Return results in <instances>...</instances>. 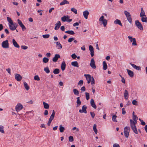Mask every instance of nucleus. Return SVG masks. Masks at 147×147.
Instances as JSON below:
<instances>
[{
	"mask_svg": "<svg viewBox=\"0 0 147 147\" xmlns=\"http://www.w3.org/2000/svg\"><path fill=\"white\" fill-rule=\"evenodd\" d=\"M77 100L76 102L77 103V107H78L80 106L81 104V102L80 100V97H78L77 98Z\"/></svg>",
	"mask_w": 147,
	"mask_h": 147,
	"instance_id": "obj_27",
	"label": "nucleus"
},
{
	"mask_svg": "<svg viewBox=\"0 0 147 147\" xmlns=\"http://www.w3.org/2000/svg\"><path fill=\"white\" fill-rule=\"evenodd\" d=\"M84 76L86 77V80L88 81V83H90L91 81L92 77L89 74H84Z\"/></svg>",
	"mask_w": 147,
	"mask_h": 147,
	"instance_id": "obj_12",
	"label": "nucleus"
},
{
	"mask_svg": "<svg viewBox=\"0 0 147 147\" xmlns=\"http://www.w3.org/2000/svg\"><path fill=\"white\" fill-rule=\"evenodd\" d=\"M66 64L65 61H63L61 64V69L62 71H64L65 68Z\"/></svg>",
	"mask_w": 147,
	"mask_h": 147,
	"instance_id": "obj_24",
	"label": "nucleus"
},
{
	"mask_svg": "<svg viewBox=\"0 0 147 147\" xmlns=\"http://www.w3.org/2000/svg\"><path fill=\"white\" fill-rule=\"evenodd\" d=\"M44 70L47 74H48L50 73V70L48 67H47L44 68Z\"/></svg>",
	"mask_w": 147,
	"mask_h": 147,
	"instance_id": "obj_45",
	"label": "nucleus"
},
{
	"mask_svg": "<svg viewBox=\"0 0 147 147\" xmlns=\"http://www.w3.org/2000/svg\"><path fill=\"white\" fill-rule=\"evenodd\" d=\"M61 20L63 22L66 21V16H64L61 18Z\"/></svg>",
	"mask_w": 147,
	"mask_h": 147,
	"instance_id": "obj_52",
	"label": "nucleus"
},
{
	"mask_svg": "<svg viewBox=\"0 0 147 147\" xmlns=\"http://www.w3.org/2000/svg\"><path fill=\"white\" fill-rule=\"evenodd\" d=\"M124 13L126 16L128 22L130 24H131L132 23V18L130 13L126 11H124Z\"/></svg>",
	"mask_w": 147,
	"mask_h": 147,
	"instance_id": "obj_1",
	"label": "nucleus"
},
{
	"mask_svg": "<svg viewBox=\"0 0 147 147\" xmlns=\"http://www.w3.org/2000/svg\"><path fill=\"white\" fill-rule=\"evenodd\" d=\"M71 57L73 59H75L77 57V56L75 53L72 54L71 55Z\"/></svg>",
	"mask_w": 147,
	"mask_h": 147,
	"instance_id": "obj_58",
	"label": "nucleus"
},
{
	"mask_svg": "<svg viewBox=\"0 0 147 147\" xmlns=\"http://www.w3.org/2000/svg\"><path fill=\"white\" fill-rule=\"evenodd\" d=\"M131 127L133 130V131L136 134H137L138 133V131L136 127V126H132L131 125H130Z\"/></svg>",
	"mask_w": 147,
	"mask_h": 147,
	"instance_id": "obj_22",
	"label": "nucleus"
},
{
	"mask_svg": "<svg viewBox=\"0 0 147 147\" xmlns=\"http://www.w3.org/2000/svg\"><path fill=\"white\" fill-rule=\"evenodd\" d=\"M135 24L136 26L139 29L141 30H143V28L142 25L138 20H136L135 21Z\"/></svg>",
	"mask_w": 147,
	"mask_h": 147,
	"instance_id": "obj_3",
	"label": "nucleus"
},
{
	"mask_svg": "<svg viewBox=\"0 0 147 147\" xmlns=\"http://www.w3.org/2000/svg\"><path fill=\"white\" fill-rule=\"evenodd\" d=\"M93 129L96 134L97 133V130L96 129V124H94L93 126Z\"/></svg>",
	"mask_w": 147,
	"mask_h": 147,
	"instance_id": "obj_38",
	"label": "nucleus"
},
{
	"mask_svg": "<svg viewBox=\"0 0 147 147\" xmlns=\"http://www.w3.org/2000/svg\"><path fill=\"white\" fill-rule=\"evenodd\" d=\"M9 29L12 31L16 30V28L15 26H13V25L9 24Z\"/></svg>",
	"mask_w": 147,
	"mask_h": 147,
	"instance_id": "obj_36",
	"label": "nucleus"
},
{
	"mask_svg": "<svg viewBox=\"0 0 147 147\" xmlns=\"http://www.w3.org/2000/svg\"><path fill=\"white\" fill-rule=\"evenodd\" d=\"M61 23L60 21H58L57 23L55 24V26L54 28V29L55 30H58L60 26H61Z\"/></svg>",
	"mask_w": 147,
	"mask_h": 147,
	"instance_id": "obj_16",
	"label": "nucleus"
},
{
	"mask_svg": "<svg viewBox=\"0 0 147 147\" xmlns=\"http://www.w3.org/2000/svg\"><path fill=\"white\" fill-rule=\"evenodd\" d=\"M60 56L59 54H55L54 57L53 59V61L54 62H56L57 61L58 59L60 58Z\"/></svg>",
	"mask_w": 147,
	"mask_h": 147,
	"instance_id": "obj_14",
	"label": "nucleus"
},
{
	"mask_svg": "<svg viewBox=\"0 0 147 147\" xmlns=\"http://www.w3.org/2000/svg\"><path fill=\"white\" fill-rule=\"evenodd\" d=\"M114 23L116 24H119L121 26H122V24L120 20L117 19L115 20L114 22Z\"/></svg>",
	"mask_w": 147,
	"mask_h": 147,
	"instance_id": "obj_25",
	"label": "nucleus"
},
{
	"mask_svg": "<svg viewBox=\"0 0 147 147\" xmlns=\"http://www.w3.org/2000/svg\"><path fill=\"white\" fill-rule=\"evenodd\" d=\"M73 92L74 94L77 95H78L79 93V91L76 89H73Z\"/></svg>",
	"mask_w": 147,
	"mask_h": 147,
	"instance_id": "obj_43",
	"label": "nucleus"
},
{
	"mask_svg": "<svg viewBox=\"0 0 147 147\" xmlns=\"http://www.w3.org/2000/svg\"><path fill=\"white\" fill-rule=\"evenodd\" d=\"M12 43L14 46L16 48H19L20 46L14 39L12 40Z\"/></svg>",
	"mask_w": 147,
	"mask_h": 147,
	"instance_id": "obj_21",
	"label": "nucleus"
},
{
	"mask_svg": "<svg viewBox=\"0 0 147 147\" xmlns=\"http://www.w3.org/2000/svg\"><path fill=\"white\" fill-rule=\"evenodd\" d=\"M145 15V13L144 11L143 10L142 7L141 8V11L140 13V17H142V16H144Z\"/></svg>",
	"mask_w": 147,
	"mask_h": 147,
	"instance_id": "obj_32",
	"label": "nucleus"
},
{
	"mask_svg": "<svg viewBox=\"0 0 147 147\" xmlns=\"http://www.w3.org/2000/svg\"><path fill=\"white\" fill-rule=\"evenodd\" d=\"M34 79L35 80L39 81L40 80V78L38 76L36 75L34 77Z\"/></svg>",
	"mask_w": 147,
	"mask_h": 147,
	"instance_id": "obj_49",
	"label": "nucleus"
},
{
	"mask_svg": "<svg viewBox=\"0 0 147 147\" xmlns=\"http://www.w3.org/2000/svg\"><path fill=\"white\" fill-rule=\"evenodd\" d=\"M1 45L3 48H8L9 47V44L7 40L3 41L1 43Z\"/></svg>",
	"mask_w": 147,
	"mask_h": 147,
	"instance_id": "obj_5",
	"label": "nucleus"
},
{
	"mask_svg": "<svg viewBox=\"0 0 147 147\" xmlns=\"http://www.w3.org/2000/svg\"><path fill=\"white\" fill-rule=\"evenodd\" d=\"M0 132L2 134H4L5 133L4 130V127L2 125H0Z\"/></svg>",
	"mask_w": 147,
	"mask_h": 147,
	"instance_id": "obj_40",
	"label": "nucleus"
},
{
	"mask_svg": "<svg viewBox=\"0 0 147 147\" xmlns=\"http://www.w3.org/2000/svg\"><path fill=\"white\" fill-rule=\"evenodd\" d=\"M129 96V93L127 90L125 89L124 93V97L125 99L126 100H127Z\"/></svg>",
	"mask_w": 147,
	"mask_h": 147,
	"instance_id": "obj_15",
	"label": "nucleus"
},
{
	"mask_svg": "<svg viewBox=\"0 0 147 147\" xmlns=\"http://www.w3.org/2000/svg\"><path fill=\"white\" fill-rule=\"evenodd\" d=\"M71 11L74 12L75 14L77 13V10L74 8H72L71 9Z\"/></svg>",
	"mask_w": 147,
	"mask_h": 147,
	"instance_id": "obj_47",
	"label": "nucleus"
},
{
	"mask_svg": "<svg viewBox=\"0 0 147 147\" xmlns=\"http://www.w3.org/2000/svg\"><path fill=\"white\" fill-rule=\"evenodd\" d=\"M71 65L72 66L78 67H79L78 64V62L77 61H74L72 62L71 63Z\"/></svg>",
	"mask_w": 147,
	"mask_h": 147,
	"instance_id": "obj_23",
	"label": "nucleus"
},
{
	"mask_svg": "<svg viewBox=\"0 0 147 147\" xmlns=\"http://www.w3.org/2000/svg\"><path fill=\"white\" fill-rule=\"evenodd\" d=\"M24 87L27 90H28L30 89L29 86L28 85V84L26 82H24Z\"/></svg>",
	"mask_w": 147,
	"mask_h": 147,
	"instance_id": "obj_31",
	"label": "nucleus"
},
{
	"mask_svg": "<svg viewBox=\"0 0 147 147\" xmlns=\"http://www.w3.org/2000/svg\"><path fill=\"white\" fill-rule=\"evenodd\" d=\"M130 131V128L129 127L126 126L124 129V134L125 136L127 138H128Z\"/></svg>",
	"mask_w": 147,
	"mask_h": 147,
	"instance_id": "obj_2",
	"label": "nucleus"
},
{
	"mask_svg": "<svg viewBox=\"0 0 147 147\" xmlns=\"http://www.w3.org/2000/svg\"><path fill=\"white\" fill-rule=\"evenodd\" d=\"M65 129L64 127L62 126L61 125H59V131L60 132L62 133L63 132Z\"/></svg>",
	"mask_w": 147,
	"mask_h": 147,
	"instance_id": "obj_37",
	"label": "nucleus"
},
{
	"mask_svg": "<svg viewBox=\"0 0 147 147\" xmlns=\"http://www.w3.org/2000/svg\"><path fill=\"white\" fill-rule=\"evenodd\" d=\"M87 109V107L86 106L84 105H83L82 107V109L80 110H79V112L80 113H87V111L86 110Z\"/></svg>",
	"mask_w": 147,
	"mask_h": 147,
	"instance_id": "obj_13",
	"label": "nucleus"
},
{
	"mask_svg": "<svg viewBox=\"0 0 147 147\" xmlns=\"http://www.w3.org/2000/svg\"><path fill=\"white\" fill-rule=\"evenodd\" d=\"M130 125H131L132 126H136V124L137 123V121H133L132 119H130Z\"/></svg>",
	"mask_w": 147,
	"mask_h": 147,
	"instance_id": "obj_30",
	"label": "nucleus"
},
{
	"mask_svg": "<svg viewBox=\"0 0 147 147\" xmlns=\"http://www.w3.org/2000/svg\"><path fill=\"white\" fill-rule=\"evenodd\" d=\"M15 79L18 82L20 81L22 79V77L19 74H15Z\"/></svg>",
	"mask_w": 147,
	"mask_h": 147,
	"instance_id": "obj_10",
	"label": "nucleus"
},
{
	"mask_svg": "<svg viewBox=\"0 0 147 147\" xmlns=\"http://www.w3.org/2000/svg\"><path fill=\"white\" fill-rule=\"evenodd\" d=\"M141 17V20L143 22L146 23L147 22V18L146 15L144 16L140 17Z\"/></svg>",
	"mask_w": 147,
	"mask_h": 147,
	"instance_id": "obj_19",
	"label": "nucleus"
},
{
	"mask_svg": "<svg viewBox=\"0 0 147 147\" xmlns=\"http://www.w3.org/2000/svg\"><path fill=\"white\" fill-rule=\"evenodd\" d=\"M55 115V111L53 110V111L49 119V121L47 123V125L48 126H49L51 122L52 121Z\"/></svg>",
	"mask_w": 147,
	"mask_h": 147,
	"instance_id": "obj_4",
	"label": "nucleus"
},
{
	"mask_svg": "<svg viewBox=\"0 0 147 147\" xmlns=\"http://www.w3.org/2000/svg\"><path fill=\"white\" fill-rule=\"evenodd\" d=\"M42 61L44 63H47L49 61V59L47 57H45L43 58Z\"/></svg>",
	"mask_w": 147,
	"mask_h": 147,
	"instance_id": "obj_41",
	"label": "nucleus"
},
{
	"mask_svg": "<svg viewBox=\"0 0 147 147\" xmlns=\"http://www.w3.org/2000/svg\"><path fill=\"white\" fill-rule=\"evenodd\" d=\"M69 2L66 0H63L61 2L60 5H63L65 4H69Z\"/></svg>",
	"mask_w": 147,
	"mask_h": 147,
	"instance_id": "obj_39",
	"label": "nucleus"
},
{
	"mask_svg": "<svg viewBox=\"0 0 147 147\" xmlns=\"http://www.w3.org/2000/svg\"><path fill=\"white\" fill-rule=\"evenodd\" d=\"M53 73L55 74H57L59 73V70L57 68L55 69L53 71Z\"/></svg>",
	"mask_w": 147,
	"mask_h": 147,
	"instance_id": "obj_42",
	"label": "nucleus"
},
{
	"mask_svg": "<svg viewBox=\"0 0 147 147\" xmlns=\"http://www.w3.org/2000/svg\"><path fill=\"white\" fill-rule=\"evenodd\" d=\"M90 114L92 118H94L95 116L94 113L93 112H90Z\"/></svg>",
	"mask_w": 147,
	"mask_h": 147,
	"instance_id": "obj_57",
	"label": "nucleus"
},
{
	"mask_svg": "<svg viewBox=\"0 0 147 147\" xmlns=\"http://www.w3.org/2000/svg\"><path fill=\"white\" fill-rule=\"evenodd\" d=\"M75 40V38H74L72 37L70 38L68 40V42H71L72 41L74 40Z\"/></svg>",
	"mask_w": 147,
	"mask_h": 147,
	"instance_id": "obj_54",
	"label": "nucleus"
},
{
	"mask_svg": "<svg viewBox=\"0 0 147 147\" xmlns=\"http://www.w3.org/2000/svg\"><path fill=\"white\" fill-rule=\"evenodd\" d=\"M43 103L44 108L46 109H48L49 107V105L44 102H43Z\"/></svg>",
	"mask_w": 147,
	"mask_h": 147,
	"instance_id": "obj_33",
	"label": "nucleus"
},
{
	"mask_svg": "<svg viewBox=\"0 0 147 147\" xmlns=\"http://www.w3.org/2000/svg\"><path fill=\"white\" fill-rule=\"evenodd\" d=\"M57 45V48L58 49H61L62 48L61 44L58 42H55Z\"/></svg>",
	"mask_w": 147,
	"mask_h": 147,
	"instance_id": "obj_28",
	"label": "nucleus"
},
{
	"mask_svg": "<svg viewBox=\"0 0 147 147\" xmlns=\"http://www.w3.org/2000/svg\"><path fill=\"white\" fill-rule=\"evenodd\" d=\"M122 114L123 115H125L126 113V112L125 110V108H123L122 109Z\"/></svg>",
	"mask_w": 147,
	"mask_h": 147,
	"instance_id": "obj_61",
	"label": "nucleus"
},
{
	"mask_svg": "<svg viewBox=\"0 0 147 147\" xmlns=\"http://www.w3.org/2000/svg\"><path fill=\"white\" fill-rule=\"evenodd\" d=\"M83 15L84 18L86 19H88V16L89 13L88 10H86L83 12Z\"/></svg>",
	"mask_w": 147,
	"mask_h": 147,
	"instance_id": "obj_17",
	"label": "nucleus"
},
{
	"mask_svg": "<svg viewBox=\"0 0 147 147\" xmlns=\"http://www.w3.org/2000/svg\"><path fill=\"white\" fill-rule=\"evenodd\" d=\"M85 94L86 99L87 100H88L90 98L89 94L88 92H86Z\"/></svg>",
	"mask_w": 147,
	"mask_h": 147,
	"instance_id": "obj_46",
	"label": "nucleus"
},
{
	"mask_svg": "<svg viewBox=\"0 0 147 147\" xmlns=\"http://www.w3.org/2000/svg\"><path fill=\"white\" fill-rule=\"evenodd\" d=\"M128 38L131 42H132V45L133 46H136L137 44L136 42V39L134 38H133L131 36H128Z\"/></svg>",
	"mask_w": 147,
	"mask_h": 147,
	"instance_id": "obj_7",
	"label": "nucleus"
},
{
	"mask_svg": "<svg viewBox=\"0 0 147 147\" xmlns=\"http://www.w3.org/2000/svg\"><path fill=\"white\" fill-rule=\"evenodd\" d=\"M121 82L124 83V84H125V79L124 78V77H121Z\"/></svg>",
	"mask_w": 147,
	"mask_h": 147,
	"instance_id": "obj_63",
	"label": "nucleus"
},
{
	"mask_svg": "<svg viewBox=\"0 0 147 147\" xmlns=\"http://www.w3.org/2000/svg\"><path fill=\"white\" fill-rule=\"evenodd\" d=\"M132 103L133 105H135L137 106L138 105V101L135 100L132 101Z\"/></svg>",
	"mask_w": 147,
	"mask_h": 147,
	"instance_id": "obj_48",
	"label": "nucleus"
},
{
	"mask_svg": "<svg viewBox=\"0 0 147 147\" xmlns=\"http://www.w3.org/2000/svg\"><path fill=\"white\" fill-rule=\"evenodd\" d=\"M113 147H120V146L117 144H114L113 145Z\"/></svg>",
	"mask_w": 147,
	"mask_h": 147,
	"instance_id": "obj_62",
	"label": "nucleus"
},
{
	"mask_svg": "<svg viewBox=\"0 0 147 147\" xmlns=\"http://www.w3.org/2000/svg\"><path fill=\"white\" fill-rule=\"evenodd\" d=\"M90 104L91 106L94 109L96 108V106L95 104L94 101L93 99H91L90 100Z\"/></svg>",
	"mask_w": 147,
	"mask_h": 147,
	"instance_id": "obj_20",
	"label": "nucleus"
},
{
	"mask_svg": "<svg viewBox=\"0 0 147 147\" xmlns=\"http://www.w3.org/2000/svg\"><path fill=\"white\" fill-rule=\"evenodd\" d=\"M42 36L44 38H47L49 37L50 35L49 34H44L42 35Z\"/></svg>",
	"mask_w": 147,
	"mask_h": 147,
	"instance_id": "obj_51",
	"label": "nucleus"
},
{
	"mask_svg": "<svg viewBox=\"0 0 147 147\" xmlns=\"http://www.w3.org/2000/svg\"><path fill=\"white\" fill-rule=\"evenodd\" d=\"M117 117V116L116 115H113L112 118V120L113 121L115 122H117V121L116 120V118Z\"/></svg>",
	"mask_w": 147,
	"mask_h": 147,
	"instance_id": "obj_44",
	"label": "nucleus"
},
{
	"mask_svg": "<svg viewBox=\"0 0 147 147\" xmlns=\"http://www.w3.org/2000/svg\"><path fill=\"white\" fill-rule=\"evenodd\" d=\"M23 105L20 103L18 104L15 107V110L17 112H18L23 108Z\"/></svg>",
	"mask_w": 147,
	"mask_h": 147,
	"instance_id": "obj_8",
	"label": "nucleus"
},
{
	"mask_svg": "<svg viewBox=\"0 0 147 147\" xmlns=\"http://www.w3.org/2000/svg\"><path fill=\"white\" fill-rule=\"evenodd\" d=\"M69 140L70 142H72L74 141L73 137L72 136H70L69 137Z\"/></svg>",
	"mask_w": 147,
	"mask_h": 147,
	"instance_id": "obj_50",
	"label": "nucleus"
},
{
	"mask_svg": "<svg viewBox=\"0 0 147 147\" xmlns=\"http://www.w3.org/2000/svg\"><path fill=\"white\" fill-rule=\"evenodd\" d=\"M21 47L22 49L24 50L28 48V47L27 46L25 45H22L21 46Z\"/></svg>",
	"mask_w": 147,
	"mask_h": 147,
	"instance_id": "obj_56",
	"label": "nucleus"
},
{
	"mask_svg": "<svg viewBox=\"0 0 147 147\" xmlns=\"http://www.w3.org/2000/svg\"><path fill=\"white\" fill-rule=\"evenodd\" d=\"M104 17L103 16H102L99 18V21L102 22L104 27H105L107 24V20L104 19Z\"/></svg>",
	"mask_w": 147,
	"mask_h": 147,
	"instance_id": "obj_6",
	"label": "nucleus"
},
{
	"mask_svg": "<svg viewBox=\"0 0 147 147\" xmlns=\"http://www.w3.org/2000/svg\"><path fill=\"white\" fill-rule=\"evenodd\" d=\"M126 70L128 73V74L129 75V76L131 78L133 77L134 76L133 72L131 70L128 69H127Z\"/></svg>",
	"mask_w": 147,
	"mask_h": 147,
	"instance_id": "obj_18",
	"label": "nucleus"
},
{
	"mask_svg": "<svg viewBox=\"0 0 147 147\" xmlns=\"http://www.w3.org/2000/svg\"><path fill=\"white\" fill-rule=\"evenodd\" d=\"M65 32L71 35H74L75 34L74 32L72 30L67 31H65Z\"/></svg>",
	"mask_w": 147,
	"mask_h": 147,
	"instance_id": "obj_35",
	"label": "nucleus"
},
{
	"mask_svg": "<svg viewBox=\"0 0 147 147\" xmlns=\"http://www.w3.org/2000/svg\"><path fill=\"white\" fill-rule=\"evenodd\" d=\"M132 119L134 121H137L138 117L136 116V115L134 116H133Z\"/></svg>",
	"mask_w": 147,
	"mask_h": 147,
	"instance_id": "obj_60",
	"label": "nucleus"
},
{
	"mask_svg": "<svg viewBox=\"0 0 147 147\" xmlns=\"http://www.w3.org/2000/svg\"><path fill=\"white\" fill-rule=\"evenodd\" d=\"M89 50L90 51H94V48L91 45H90L89 47Z\"/></svg>",
	"mask_w": 147,
	"mask_h": 147,
	"instance_id": "obj_53",
	"label": "nucleus"
},
{
	"mask_svg": "<svg viewBox=\"0 0 147 147\" xmlns=\"http://www.w3.org/2000/svg\"><path fill=\"white\" fill-rule=\"evenodd\" d=\"M130 64L134 68L136 69L137 70H140V67H139L137 66L135 64H132L131 63H130Z\"/></svg>",
	"mask_w": 147,
	"mask_h": 147,
	"instance_id": "obj_29",
	"label": "nucleus"
},
{
	"mask_svg": "<svg viewBox=\"0 0 147 147\" xmlns=\"http://www.w3.org/2000/svg\"><path fill=\"white\" fill-rule=\"evenodd\" d=\"M103 69L104 70H106L107 68V66L105 61H104L103 62Z\"/></svg>",
	"mask_w": 147,
	"mask_h": 147,
	"instance_id": "obj_34",
	"label": "nucleus"
},
{
	"mask_svg": "<svg viewBox=\"0 0 147 147\" xmlns=\"http://www.w3.org/2000/svg\"><path fill=\"white\" fill-rule=\"evenodd\" d=\"M17 21L18 24L21 27L22 30L23 31L25 30L26 29V28L21 21L19 19H18Z\"/></svg>",
	"mask_w": 147,
	"mask_h": 147,
	"instance_id": "obj_9",
	"label": "nucleus"
},
{
	"mask_svg": "<svg viewBox=\"0 0 147 147\" xmlns=\"http://www.w3.org/2000/svg\"><path fill=\"white\" fill-rule=\"evenodd\" d=\"M80 90L82 91H84L86 90V88L85 86H84L81 88Z\"/></svg>",
	"mask_w": 147,
	"mask_h": 147,
	"instance_id": "obj_64",
	"label": "nucleus"
},
{
	"mask_svg": "<svg viewBox=\"0 0 147 147\" xmlns=\"http://www.w3.org/2000/svg\"><path fill=\"white\" fill-rule=\"evenodd\" d=\"M7 21L9 22V24L13 25V21L10 17H7Z\"/></svg>",
	"mask_w": 147,
	"mask_h": 147,
	"instance_id": "obj_26",
	"label": "nucleus"
},
{
	"mask_svg": "<svg viewBox=\"0 0 147 147\" xmlns=\"http://www.w3.org/2000/svg\"><path fill=\"white\" fill-rule=\"evenodd\" d=\"M95 83V81L94 79L93 76L92 77V80H91V84L92 85L93 84H94Z\"/></svg>",
	"mask_w": 147,
	"mask_h": 147,
	"instance_id": "obj_59",
	"label": "nucleus"
},
{
	"mask_svg": "<svg viewBox=\"0 0 147 147\" xmlns=\"http://www.w3.org/2000/svg\"><path fill=\"white\" fill-rule=\"evenodd\" d=\"M83 83V81L82 80H80L78 82V85H80V86H82Z\"/></svg>",
	"mask_w": 147,
	"mask_h": 147,
	"instance_id": "obj_55",
	"label": "nucleus"
},
{
	"mask_svg": "<svg viewBox=\"0 0 147 147\" xmlns=\"http://www.w3.org/2000/svg\"><path fill=\"white\" fill-rule=\"evenodd\" d=\"M90 65L91 67L94 69H95L96 68V66L95 64V61L94 59L93 58L91 59Z\"/></svg>",
	"mask_w": 147,
	"mask_h": 147,
	"instance_id": "obj_11",
	"label": "nucleus"
}]
</instances>
